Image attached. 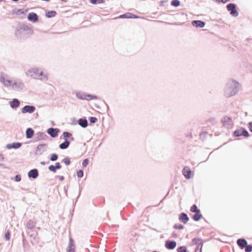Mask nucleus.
Wrapping results in <instances>:
<instances>
[{
  "label": "nucleus",
  "instance_id": "obj_1",
  "mask_svg": "<svg viewBox=\"0 0 252 252\" xmlns=\"http://www.w3.org/2000/svg\"><path fill=\"white\" fill-rule=\"evenodd\" d=\"M239 83L234 79H229L226 84L224 89V95L230 97L235 95L238 92Z\"/></svg>",
  "mask_w": 252,
  "mask_h": 252
},
{
  "label": "nucleus",
  "instance_id": "obj_2",
  "mask_svg": "<svg viewBox=\"0 0 252 252\" xmlns=\"http://www.w3.org/2000/svg\"><path fill=\"white\" fill-rule=\"evenodd\" d=\"M234 137H238L240 136H244L246 138H248L250 135L247 130L243 127H239V128L234 130L232 133Z\"/></svg>",
  "mask_w": 252,
  "mask_h": 252
},
{
  "label": "nucleus",
  "instance_id": "obj_3",
  "mask_svg": "<svg viewBox=\"0 0 252 252\" xmlns=\"http://www.w3.org/2000/svg\"><path fill=\"white\" fill-rule=\"evenodd\" d=\"M226 9L229 12L230 14L234 17H237L239 15L237 5L234 3H229L226 5Z\"/></svg>",
  "mask_w": 252,
  "mask_h": 252
},
{
  "label": "nucleus",
  "instance_id": "obj_4",
  "mask_svg": "<svg viewBox=\"0 0 252 252\" xmlns=\"http://www.w3.org/2000/svg\"><path fill=\"white\" fill-rule=\"evenodd\" d=\"M193 245H197L195 252H202V249L203 245V240L201 238H194L192 239Z\"/></svg>",
  "mask_w": 252,
  "mask_h": 252
},
{
  "label": "nucleus",
  "instance_id": "obj_5",
  "mask_svg": "<svg viewBox=\"0 0 252 252\" xmlns=\"http://www.w3.org/2000/svg\"><path fill=\"white\" fill-rule=\"evenodd\" d=\"M182 173L186 179H190L193 177L194 172L189 166H185L182 170Z\"/></svg>",
  "mask_w": 252,
  "mask_h": 252
},
{
  "label": "nucleus",
  "instance_id": "obj_6",
  "mask_svg": "<svg viewBox=\"0 0 252 252\" xmlns=\"http://www.w3.org/2000/svg\"><path fill=\"white\" fill-rule=\"evenodd\" d=\"M189 220V217L186 213L182 212L179 215V220L181 222L186 224Z\"/></svg>",
  "mask_w": 252,
  "mask_h": 252
},
{
  "label": "nucleus",
  "instance_id": "obj_7",
  "mask_svg": "<svg viewBox=\"0 0 252 252\" xmlns=\"http://www.w3.org/2000/svg\"><path fill=\"white\" fill-rule=\"evenodd\" d=\"M237 244L241 250H243L247 246V241L244 238H239L236 241Z\"/></svg>",
  "mask_w": 252,
  "mask_h": 252
},
{
  "label": "nucleus",
  "instance_id": "obj_8",
  "mask_svg": "<svg viewBox=\"0 0 252 252\" xmlns=\"http://www.w3.org/2000/svg\"><path fill=\"white\" fill-rule=\"evenodd\" d=\"M205 22L201 20H193L191 25L195 28H202L205 27Z\"/></svg>",
  "mask_w": 252,
  "mask_h": 252
},
{
  "label": "nucleus",
  "instance_id": "obj_9",
  "mask_svg": "<svg viewBox=\"0 0 252 252\" xmlns=\"http://www.w3.org/2000/svg\"><path fill=\"white\" fill-rule=\"evenodd\" d=\"M77 96L78 98H79V99H86V100H88L96 99L97 98V97L96 96L92 95L90 94H82V95L77 94Z\"/></svg>",
  "mask_w": 252,
  "mask_h": 252
},
{
  "label": "nucleus",
  "instance_id": "obj_10",
  "mask_svg": "<svg viewBox=\"0 0 252 252\" xmlns=\"http://www.w3.org/2000/svg\"><path fill=\"white\" fill-rule=\"evenodd\" d=\"M221 122L224 126L226 125H231L232 123V118L228 116H224L221 119Z\"/></svg>",
  "mask_w": 252,
  "mask_h": 252
},
{
  "label": "nucleus",
  "instance_id": "obj_11",
  "mask_svg": "<svg viewBox=\"0 0 252 252\" xmlns=\"http://www.w3.org/2000/svg\"><path fill=\"white\" fill-rule=\"evenodd\" d=\"M35 110V108L33 106L26 105L22 109L23 113H32Z\"/></svg>",
  "mask_w": 252,
  "mask_h": 252
},
{
  "label": "nucleus",
  "instance_id": "obj_12",
  "mask_svg": "<svg viewBox=\"0 0 252 252\" xmlns=\"http://www.w3.org/2000/svg\"><path fill=\"white\" fill-rule=\"evenodd\" d=\"M28 19L29 21H32L33 22H36L38 21V16L35 13L32 12L29 14Z\"/></svg>",
  "mask_w": 252,
  "mask_h": 252
},
{
  "label": "nucleus",
  "instance_id": "obj_13",
  "mask_svg": "<svg viewBox=\"0 0 252 252\" xmlns=\"http://www.w3.org/2000/svg\"><path fill=\"white\" fill-rule=\"evenodd\" d=\"M202 218V215L200 211L195 212L191 217L192 220L195 221H199Z\"/></svg>",
  "mask_w": 252,
  "mask_h": 252
},
{
  "label": "nucleus",
  "instance_id": "obj_14",
  "mask_svg": "<svg viewBox=\"0 0 252 252\" xmlns=\"http://www.w3.org/2000/svg\"><path fill=\"white\" fill-rule=\"evenodd\" d=\"M38 175V172L37 169H32L29 171L28 176L34 179L36 178Z\"/></svg>",
  "mask_w": 252,
  "mask_h": 252
},
{
  "label": "nucleus",
  "instance_id": "obj_15",
  "mask_svg": "<svg viewBox=\"0 0 252 252\" xmlns=\"http://www.w3.org/2000/svg\"><path fill=\"white\" fill-rule=\"evenodd\" d=\"M1 82L5 86H10L12 84V82L11 80L5 78L4 77H2L0 79Z\"/></svg>",
  "mask_w": 252,
  "mask_h": 252
},
{
  "label": "nucleus",
  "instance_id": "obj_16",
  "mask_svg": "<svg viewBox=\"0 0 252 252\" xmlns=\"http://www.w3.org/2000/svg\"><path fill=\"white\" fill-rule=\"evenodd\" d=\"M11 14L15 17L18 15L25 14V13L22 9H14L12 11Z\"/></svg>",
  "mask_w": 252,
  "mask_h": 252
},
{
  "label": "nucleus",
  "instance_id": "obj_17",
  "mask_svg": "<svg viewBox=\"0 0 252 252\" xmlns=\"http://www.w3.org/2000/svg\"><path fill=\"white\" fill-rule=\"evenodd\" d=\"M137 17V16L135 15L130 13H127L120 16L121 18H136Z\"/></svg>",
  "mask_w": 252,
  "mask_h": 252
},
{
  "label": "nucleus",
  "instance_id": "obj_18",
  "mask_svg": "<svg viewBox=\"0 0 252 252\" xmlns=\"http://www.w3.org/2000/svg\"><path fill=\"white\" fill-rule=\"evenodd\" d=\"M10 105L12 108H15L19 106L20 102L18 99H14L10 102Z\"/></svg>",
  "mask_w": 252,
  "mask_h": 252
},
{
  "label": "nucleus",
  "instance_id": "obj_19",
  "mask_svg": "<svg viewBox=\"0 0 252 252\" xmlns=\"http://www.w3.org/2000/svg\"><path fill=\"white\" fill-rule=\"evenodd\" d=\"M22 145V144L21 143L19 142H15L11 144H9L7 146V147L9 149L10 148H14V149H18L20 148Z\"/></svg>",
  "mask_w": 252,
  "mask_h": 252
},
{
  "label": "nucleus",
  "instance_id": "obj_20",
  "mask_svg": "<svg viewBox=\"0 0 252 252\" xmlns=\"http://www.w3.org/2000/svg\"><path fill=\"white\" fill-rule=\"evenodd\" d=\"M26 137L27 138H31L34 134L33 130L31 128H28L26 130Z\"/></svg>",
  "mask_w": 252,
  "mask_h": 252
},
{
  "label": "nucleus",
  "instance_id": "obj_21",
  "mask_svg": "<svg viewBox=\"0 0 252 252\" xmlns=\"http://www.w3.org/2000/svg\"><path fill=\"white\" fill-rule=\"evenodd\" d=\"M47 132L48 134H50L51 136L53 137H55L57 136L58 131H56V129L50 128L48 129Z\"/></svg>",
  "mask_w": 252,
  "mask_h": 252
},
{
  "label": "nucleus",
  "instance_id": "obj_22",
  "mask_svg": "<svg viewBox=\"0 0 252 252\" xmlns=\"http://www.w3.org/2000/svg\"><path fill=\"white\" fill-rule=\"evenodd\" d=\"M78 124L83 127H86L88 126L87 121L85 119H79L78 121Z\"/></svg>",
  "mask_w": 252,
  "mask_h": 252
},
{
  "label": "nucleus",
  "instance_id": "obj_23",
  "mask_svg": "<svg viewBox=\"0 0 252 252\" xmlns=\"http://www.w3.org/2000/svg\"><path fill=\"white\" fill-rule=\"evenodd\" d=\"M35 225V222L32 220H29V221L27 223V227L29 229H32L34 227Z\"/></svg>",
  "mask_w": 252,
  "mask_h": 252
},
{
  "label": "nucleus",
  "instance_id": "obj_24",
  "mask_svg": "<svg viewBox=\"0 0 252 252\" xmlns=\"http://www.w3.org/2000/svg\"><path fill=\"white\" fill-rule=\"evenodd\" d=\"M69 145V142L66 140L63 143L60 145V148L62 149H65L67 148Z\"/></svg>",
  "mask_w": 252,
  "mask_h": 252
},
{
  "label": "nucleus",
  "instance_id": "obj_25",
  "mask_svg": "<svg viewBox=\"0 0 252 252\" xmlns=\"http://www.w3.org/2000/svg\"><path fill=\"white\" fill-rule=\"evenodd\" d=\"M177 252H188V251L187 250V248L185 246H182L180 247H179L177 249Z\"/></svg>",
  "mask_w": 252,
  "mask_h": 252
},
{
  "label": "nucleus",
  "instance_id": "obj_26",
  "mask_svg": "<svg viewBox=\"0 0 252 252\" xmlns=\"http://www.w3.org/2000/svg\"><path fill=\"white\" fill-rule=\"evenodd\" d=\"M190 211V212H191L192 213H194L195 212H198L199 211H200V209H199L198 208L197 206L195 204H193L191 206Z\"/></svg>",
  "mask_w": 252,
  "mask_h": 252
},
{
  "label": "nucleus",
  "instance_id": "obj_27",
  "mask_svg": "<svg viewBox=\"0 0 252 252\" xmlns=\"http://www.w3.org/2000/svg\"><path fill=\"white\" fill-rule=\"evenodd\" d=\"M165 246L168 249H173V242L167 241L165 244Z\"/></svg>",
  "mask_w": 252,
  "mask_h": 252
},
{
  "label": "nucleus",
  "instance_id": "obj_28",
  "mask_svg": "<svg viewBox=\"0 0 252 252\" xmlns=\"http://www.w3.org/2000/svg\"><path fill=\"white\" fill-rule=\"evenodd\" d=\"M56 14V12L55 11H50L46 13V16L48 17H52L55 16Z\"/></svg>",
  "mask_w": 252,
  "mask_h": 252
},
{
  "label": "nucleus",
  "instance_id": "obj_29",
  "mask_svg": "<svg viewBox=\"0 0 252 252\" xmlns=\"http://www.w3.org/2000/svg\"><path fill=\"white\" fill-rule=\"evenodd\" d=\"M184 228V226L181 223L174 224V229L182 230Z\"/></svg>",
  "mask_w": 252,
  "mask_h": 252
},
{
  "label": "nucleus",
  "instance_id": "obj_30",
  "mask_svg": "<svg viewBox=\"0 0 252 252\" xmlns=\"http://www.w3.org/2000/svg\"><path fill=\"white\" fill-rule=\"evenodd\" d=\"M245 252H252V245H248L244 248Z\"/></svg>",
  "mask_w": 252,
  "mask_h": 252
},
{
  "label": "nucleus",
  "instance_id": "obj_31",
  "mask_svg": "<svg viewBox=\"0 0 252 252\" xmlns=\"http://www.w3.org/2000/svg\"><path fill=\"white\" fill-rule=\"evenodd\" d=\"M90 1L93 4L101 3L103 2V0H90Z\"/></svg>",
  "mask_w": 252,
  "mask_h": 252
},
{
  "label": "nucleus",
  "instance_id": "obj_32",
  "mask_svg": "<svg viewBox=\"0 0 252 252\" xmlns=\"http://www.w3.org/2000/svg\"><path fill=\"white\" fill-rule=\"evenodd\" d=\"M58 155L56 154H54L51 155L50 159L52 161H55L58 159Z\"/></svg>",
  "mask_w": 252,
  "mask_h": 252
},
{
  "label": "nucleus",
  "instance_id": "obj_33",
  "mask_svg": "<svg viewBox=\"0 0 252 252\" xmlns=\"http://www.w3.org/2000/svg\"><path fill=\"white\" fill-rule=\"evenodd\" d=\"M48 168L50 171H52L54 173L56 172V170L57 169L54 165L49 166Z\"/></svg>",
  "mask_w": 252,
  "mask_h": 252
},
{
  "label": "nucleus",
  "instance_id": "obj_34",
  "mask_svg": "<svg viewBox=\"0 0 252 252\" xmlns=\"http://www.w3.org/2000/svg\"><path fill=\"white\" fill-rule=\"evenodd\" d=\"M84 173L83 171L80 170L77 172V176L79 178H81L83 176Z\"/></svg>",
  "mask_w": 252,
  "mask_h": 252
},
{
  "label": "nucleus",
  "instance_id": "obj_35",
  "mask_svg": "<svg viewBox=\"0 0 252 252\" xmlns=\"http://www.w3.org/2000/svg\"><path fill=\"white\" fill-rule=\"evenodd\" d=\"M63 161L67 165L70 163V159L67 158H64Z\"/></svg>",
  "mask_w": 252,
  "mask_h": 252
},
{
  "label": "nucleus",
  "instance_id": "obj_36",
  "mask_svg": "<svg viewBox=\"0 0 252 252\" xmlns=\"http://www.w3.org/2000/svg\"><path fill=\"white\" fill-rule=\"evenodd\" d=\"M89 120L91 123H94L97 121V118L94 117H90Z\"/></svg>",
  "mask_w": 252,
  "mask_h": 252
},
{
  "label": "nucleus",
  "instance_id": "obj_37",
  "mask_svg": "<svg viewBox=\"0 0 252 252\" xmlns=\"http://www.w3.org/2000/svg\"><path fill=\"white\" fill-rule=\"evenodd\" d=\"M10 234L9 231H7L5 234V238L6 240H9Z\"/></svg>",
  "mask_w": 252,
  "mask_h": 252
},
{
  "label": "nucleus",
  "instance_id": "obj_38",
  "mask_svg": "<svg viewBox=\"0 0 252 252\" xmlns=\"http://www.w3.org/2000/svg\"><path fill=\"white\" fill-rule=\"evenodd\" d=\"M89 163V160L88 159H85L82 162V165L84 167H86Z\"/></svg>",
  "mask_w": 252,
  "mask_h": 252
},
{
  "label": "nucleus",
  "instance_id": "obj_39",
  "mask_svg": "<svg viewBox=\"0 0 252 252\" xmlns=\"http://www.w3.org/2000/svg\"><path fill=\"white\" fill-rule=\"evenodd\" d=\"M180 5V1L179 0H174V7H176Z\"/></svg>",
  "mask_w": 252,
  "mask_h": 252
},
{
  "label": "nucleus",
  "instance_id": "obj_40",
  "mask_svg": "<svg viewBox=\"0 0 252 252\" xmlns=\"http://www.w3.org/2000/svg\"><path fill=\"white\" fill-rule=\"evenodd\" d=\"M248 127L250 132H252V122H250L248 124Z\"/></svg>",
  "mask_w": 252,
  "mask_h": 252
},
{
  "label": "nucleus",
  "instance_id": "obj_41",
  "mask_svg": "<svg viewBox=\"0 0 252 252\" xmlns=\"http://www.w3.org/2000/svg\"><path fill=\"white\" fill-rule=\"evenodd\" d=\"M63 135L65 138H68L71 136V134L67 132H64L63 133Z\"/></svg>",
  "mask_w": 252,
  "mask_h": 252
},
{
  "label": "nucleus",
  "instance_id": "obj_42",
  "mask_svg": "<svg viewBox=\"0 0 252 252\" xmlns=\"http://www.w3.org/2000/svg\"><path fill=\"white\" fill-rule=\"evenodd\" d=\"M186 137L191 139L192 138V133L191 132L186 134Z\"/></svg>",
  "mask_w": 252,
  "mask_h": 252
},
{
  "label": "nucleus",
  "instance_id": "obj_43",
  "mask_svg": "<svg viewBox=\"0 0 252 252\" xmlns=\"http://www.w3.org/2000/svg\"><path fill=\"white\" fill-rule=\"evenodd\" d=\"M15 181L16 182H19L21 180V176H20V175H16L15 176Z\"/></svg>",
  "mask_w": 252,
  "mask_h": 252
},
{
  "label": "nucleus",
  "instance_id": "obj_44",
  "mask_svg": "<svg viewBox=\"0 0 252 252\" xmlns=\"http://www.w3.org/2000/svg\"><path fill=\"white\" fill-rule=\"evenodd\" d=\"M179 14H180L182 15H183L184 17H185V18H186V17H187V16L186 14H185V13H184V12H178V13H176V14H174V15H175L177 16V15H178Z\"/></svg>",
  "mask_w": 252,
  "mask_h": 252
},
{
  "label": "nucleus",
  "instance_id": "obj_45",
  "mask_svg": "<svg viewBox=\"0 0 252 252\" xmlns=\"http://www.w3.org/2000/svg\"><path fill=\"white\" fill-rule=\"evenodd\" d=\"M55 166L57 169H60L61 168V164L59 162H56V165Z\"/></svg>",
  "mask_w": 252,
  "mask_h": 252
},
{
  "label": "nucleus",
  "instance_id": "obj_46",
  "mask_svg": "<svg viewBox=\"0 0 252 252\" xmlns=\"http://www.w3.org/2000/svg\"><path fill=\"white\" fill-rule=\"evenodd\" d=\"M67 252H74V249L71 248V247H70L67 250Z\"/></svg>",
  "mask_w": 252,
  "mask_h": 252
},
{
  "label": "nucleus",
  "instance_id": "obj_47",
  "mask_svg": "<svg viewBox=\"0 0 252 252\" xmlns=\"http://www.w3.org/2000/svg\"><path fill=\"white\" fill-rule=\"evenodd\" d=\"M207 132H204V131H202L201 133H200L199 134V136L200 137V138L202 137V136H204V135H205L206 134Z\"/></svg>",
  "mask_w": 252,
  "mask_h": 252
},
{
  "label": "nucleus",
  "instance_id": "obj_48",
  "mask_svg": "<svg viewBox=\"0 0 252 252\" xmlns=\"http://www.w3.org/2000/svg\"><path fill=\"white\" fill-rule=\"evenodd\" d=\"M177 244L176 242L174 241V248L176 247Z\"/></svg>",
  "mask_w": 252,
  "mask_h": 252
},
{
  "label": "nucleus",
  "instance_id": "obj_49",
  "mask_svg": "<svg viewBox=\"0 0 252 252\" xmlns=\"http://www.w3.org/2000/svg\"><path fill=\"white\" fill-rule=\"evenodd\" d=\"M60 179L61 180H63V176L61 177L60 178Z\"/></svg>",
  "mask_w": 252,
  "mask_h": 252
},
{
  "label": "nucleus",
  "instance_id": "obj_50",
  "mask_svg": "<svg viewBox=\"0 0 252 252\" xmlns=\"http://www.w3.org/2000/svg\"><path fill=\"white\" fill-rule=\"evenodd\" d=\"M177 237V235L174 233V238H176Z\"/></svg>",
  "mask_w": 252,
  "mask_h": 252
},
{
  "label": "nucleus",
  "instance_id": "obj_51",
  "mask_svg": "<svg viewBox=\"0 0 252 252\" xmlns=\"http://www.w3.org/2000/svg\"><path fill=\"white\" fill-rule=\"evenodd\" d=\"M41 164L44 165V164H45V162H41Z\"/></svg>",
  "mask_w": 252,
  "mask_h": 252
},
{
  "label": "nucleus",
  "instance_id": "obj_52",
  "mask_svg": "<svg viewBox=\"0 0 252 252\" xmlns=\"http://www.w3.org/2000/svg\"><path fill=\"white\" fill-rule=\"evenodd\" d=\"M171 4L173 5V0L171 1Z\"/></svg>",
  "mask_w": 252,
  "mask_h": 252
},
{
  "label": "nucleus",
  "instance_id": "obj_53",
  "mask_svg": "<svg viewBox=\"0 0 252 252\" xmlns=\"http://www.w3.org/2000/svg\"><path fill=\"white\" fill-rule=\"evenodd\" d=\"M62 1H64V2H66V0H62Z\"/></svg>",
  "mask_w": 252,
  "mask_h": 252
},
{
  "label": "nucleus",
  "instance_id": "obj_54",
  "mask_svg": "<svg viewBox=\"0 0 252 252\" xmlns=\"http://www.w3.org/2000/svg\"><path fill=\"white\" fill-rule=\"evenodd\" d=\"M212 120L213 121H215V119H214V118H212Z\"/></svg>",
  "mask_w": 252,
  "mask_h": 252
},
{
  "label": "nucleus",
  "instance_id": "obj_55",
  "mask_svg": "<svg viewBox=\"0 0 252 252\" xmlns=\"http://www.w3.org/2000/svg\"><path fill=\"white\" fill-rule=\"evenodd\" d=\"M13 0L16 1H18V0Z\"/></svg>",
  "mask_w": 252,
  "mask_h": 252
},
{
  "label": "nucleus",
  "instance_id": "obj_56",
  "mask_svg": "<svg viewBox=\"0 0 252 252\" xmlns=\"http://www.w3.org/2000/svg\"><path fill=\"white\" fill-rule=\"evenodd\" d=\"M156 252V251H154V252Z\"/></svg>",
  "mask_w": 252,
  "mask_h": 252
}]
</instances>
